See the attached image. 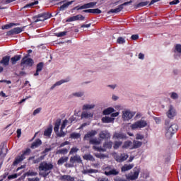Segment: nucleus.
<instances>
[{"mask_svg":"<svg viewBox=\"0 0 181 181\" xmlns=\"http://www.w3.org/2000/svg\"><path fill=\"white\" fill-rule=\"evenodd\" d=\"M53 168H54V165H53V163L51 162H41L38 167L40 176H42V177H47L50 173V170H52Z\"/></svg>","mask_w":181,"mask_h":181,"instance_id":"obj_1","label":"nucleus"},{"mask_svg":"<svg viewBox=\"0 0 181 181\" xmlns=\"http://www.w3.org/2000/svg\"><path fill=\"white\" fill-rule=\"evenodd\" d=\"M179 129V126H177V124L173 123L170 124V126H167L165 129V136L168 138V139H170L176 132H177V130Z\"/></svg>","mask_w":181,"mask_h":181,"instance_id":"obj_2","label":"nucleus"},{"mask_svg":"<svg viewBox=\"0 0 181 181\" xmlns=\"http://www.w3.org/2000/svg\"><path fill=\"white\" fill-rule=\"evenodd\" d=\"M75 163H83V160H81V157L80 156L76 154L74 156H71L69 159V163H66L64 164L65 168H74Z\"/></svg>","mask_w":181,"mask_h":181,"instance_id":"obj_3","label":"nucleus"},{"mask_svg":"<svg viewBox=\"0 0 181 181\" xmlns=\"http://www.w3.org/2000/svg\"><path fill=\"white\" fill-rule=\"evenodd\" d=\"M31 151L30 148H27L25 151H23V153L21 156H18L17 158H16L15 160L13 163V166H16L18 163H21L22 160L24 159H26V157L30 153Z\"/></svg>","mask_w":181,"mask_h":181,"instance_id":"obj_4","label":"nucleus"},{"mask_svg":"<svg viewBox=\"0 0 181 181\" xmlns=\"http://www.w3.org/2000/svg\"><path fill=\"white\" fill-rule=\"evenodd\" d=\"M132 4V0L129 1H127L123 3L122 4L119 5L116 8H112L109 11V13H118V12H121L124 9V6H128V5H131Z\"/></svg>","mask_w":181,"mask_h":181,"instance_id":"obj_5","label":"nucleus"},{"mask_svg":"<svg viewBox=\"0 0 181 181\" xmlns=\"http://www.w3.org/2000/svg\"><path fill=\"white\" fill-rule=\"evenodd\" d=\"M146 125H148V122H146V120L141 119L132 125V129H136V128H145Z\"/></svg>","mask_w":181,"mask_h":181,"instance_id":"obj_6","label":"nucleus"},{"mask_svg":"<svg viewBox=\"0 0 181 181\" xmlns=\"http://www.w3.org/2000/svg\"><path fill=\"white\" fill-rule=\"evenodd\" d=\"M134 115H135V112H132L129 110H124L122 112V117L124 119V121H129V119H132Z\"/></svg>","mask_w":181,"mask_h":181,"instance_id":"obj_7","label":"nucleus"},{"mask_svg":"<svg viewBox=\"0 0 181 181\" xmlns=\"http://www.w3.org/2000/svg\"><path fill=\"white\" fill-rule=\"evenodd\" d=\"M114 158L115 159L116 162L121 163L122 162H124L128 159V155L125 153H122L120 155L115 153Z\"/></svg>","mask_w":181,"mask_h":181,"instance_id":"obj_8","label":"nucleus"},{"mask_svg":"<svg viewBox=\"0 0 181 181\" xmlns=\"http://www.w3.org/2000/svg\"><path fill=\"white\" fill-rule=\"evenodd\" d=\"M173 52L175 53V59H179L181 57V45L176 44L174 47Z\"/></svg>","mask_w":181,"mask_h":181,"instance_id":"obj_9","label":"nucleus"},{"mask_svg":"<svg viewBox=\"0 0 181 181\" xmlns=\"http://www.w3.org/2000/svg\"><path fill=\"white\" fill-rule=\"evenodd\" d=\"M33 59L24 57L21 60V66H23L25 64V66H29L30 67H32L33 66Z\"/></svg>","mask_w":181,"mask_h":181,"instance_id":"obj_10","label":"nucleus"},{"mask_svg":"<svg viewBox=\"0 0 181 181\" xmlns=\"http://www.w3.org/2000/svg\"><path fill=\"white\" fill-rule=\"evenodd\" d=\"M97 5V2H90L88 4H86L81 7H78V6L75 7V9L76 11H80L81 9H87L88 8H94Z\"/></svg>","mask_w":181,"mask_h":181,"instance_id":"obj_11","label":"nucleus"},{"mask_svg":"<svg viewBox=\"0 0 181 181\" xmlns=\"http://www.w3.org/2000/svg\"><path fill=\"white\" fill-rule=\"evenodd\" d=\"M23 28H14L13 29H11V30L7 32V36H13V35H19V33H21V32H23Z\"/></svg>","mask_w":181,"mask_h":181,"instance_id":"obj_12","label":"nucleus"},{"mask_svg":"<svg viewBox=\"0 0 181 181\" xmlns=\"http://www.w3.org/2000/svg\"><path fill=\"white\" fill-rule=\"evenodd\" d=\"M167 117L170 119L173 118V117H176V110L172 105L169 106L168 110L167 112Z\"/></svg>","mask_w":181,"mask_h":181,"instance_id":"obj_13","label":"nucleus"},{"mask_svg":"<svg viewBox=\"0 0 181 181\" xmlns=\"http://www.w3.org/2000/svg\"><path fill=\"white\" fill-rule=\"evenodd\" d=\"M139 176V170L134 171L133 174H128L126 175L127 180H136Z\"/></svg>","mask_w":181,"mask_h":181,"instance_id":"obj_14","label":"nucleus"},{"mask_svg":"<svg viewBox=\"0 0 181 181\" xmlns=\"http://www.w3.org/2000/svg\"><path fill=\"white\" fill-rule=\"evenodd\" d=\"M70 81V77H67L65 79H62L57 82H56L51 88L50 90H54L55 87H57V86H62V84L64 83H69Z\"/></svg>","mask_w":181,"mask_h":181,"instance_id":"obj_15","label":"nucleus"},{"mask_svg":"<svg viewBox=\"0 0 181 181\" xmlns=\"http://www.w3.org/2000/svg\"><path fill=\"white\" fill-rule=\"evenodd\" d=\"M85 18H86L83 16L81 14H78L68 18L66 22H73L74 21H84Z\"/></svg>","mask_w":181,"mask_h":181,"instance_id":"obj_16","label":"nucleus"},{"mask_svg":"<svg viewBox=\"0 0 181 181\" xmlns=\"http://www.w3.org/2000/svg\"><path fill=\"white\" fill-rule=\"evenodd\" d=\"M39 18H43L42 19L37 18V22H40L43 21H46V19H49V18H52V14L49 13H44L42 14H39Z\"/></svg>","mask_w":181,"mask_h":181,"instance_id":"obj_17","label":"nucleus"},{"mask_svg":"<svg viewBox=\"0 0 181 181\" xmlns=\"http://www.w3.org/2000/svg\"><path fill=\"white\" fill-rule=\"evenodd\" d=\"M83 175H91L93 173H98V170L93 168H83L82 170Z\"/></svg>","mask_w":181,"mask_h":181,"instance_id":"obj_18","label":"nucleus"},{"mask_svg":"<svg viewBox=\"0 0 181 181\" xmlns=\"http://www.w3.org/2000/svg\"><path fill=\"white\" fill-rule=\"evenodd\" d=\"M113 136L117 139H127V134L122 132H116L114 134Z\"/></svg>","mask_w":181,"mask_h":181,"instance_id":"obj_19","label":"nucleus"},{"mask_svg":"<svg viewBox=\"0 0 181 181\" xmlns=\"http://www.w3.org/2000/svg\"><path fill=\"white\" fill-rule=\"evenodd\" d=\"M9 60H11V56H5L2 58L0 63L3 64V66H9Z\"/></svg>","mask_w":181,"mask_h":181,"instance_id":"obj_20","label":"nucleus"},{"mask_svg":"<svg viewBox=\"0 0 181 181\" xmlns=\"http://www.w3.org/2000/svg\"><path fill=\"white\" fill-rule=\"evenodd\" d=\"M123 149H134L133 143L131 141H127L124 143L122 146Z\"/></svg>","mask_w":181,"mask_h":181,"instance_id":"obj_21","label":"nucleus"},{"mask_svg":"<svg viewBox=\"0 0 181 181\" xmlns=\"http://www.w3.org/2000/svg\"><path fill=\"white\" fill-rule=\"evenodd\" d=\"M68 160H69V157L62 156L58 160L57 165H59V166H62V165H63L64 163H67Z\"/></svg>","mask_w":181,"mask_h":181,"instance_id":"obj_22","label":"nucleus"},{"mask_svg":"<svg viewBox=\"0 0 181 181\" xmlns=\"http://www.w3.org/2000/svg\"><path fill=\"white\" fill-rule=\"evenodd\" d=\"M99 138H100L101 139H105L107 138H110V133H108V132L106 130L102 131L99 134Z\"/></svg>","mask_w":181,"mask_h":181,"instance_id":"obj_23","label":"nucleus"},{"mask_svg":"<svg viewBox=\"0 0 181 181\" xmlns=\"http://www.w3.org/2000/svg\"><path fill=\"white\" fill-rule=\"evenodd\" d=\"M22 59V55H15L14 57L11 58V63L14 65L16 64L17 62H19Z\"/></svg>","mask_w":181,"mask_h":181,"instance_id":"obj_24","label":"nucleus"},{"mask_svg":"<svg viewBox=\"0 0 181 181\" xmlns=\"http://www.w3.org/2000/svg\"><path fill=\"white\" fill-rule=\"evenodd\" d=\"M83 12H85V13H101V10L98 8H93V9H87L83 10Z\"/></svg>","mask_w":181,"mask_h":181,"instance_id":"obj_25","label":"nucleus"},{"mask_svg":"<svg viewBox=\"0 0 181 181\" xmlns=\"http://www.w3.org/2000/svg\"><path fill=\"white\" fill-rule=\"evenodd\" d=\"M67 153H69V149L66 148L57 149L56 151V155H67Z\"/></svg>","mask_w":181,"mask_h":181,"instance_id":"obj_26","label":"nucleus"},{"mask_svg":"<svg viewBox=\"0 0 181 181\" xmlns=\"http://www.w3.org/2000/svg\"><path fill=\"white\" fill-rule=\"evenodd\" d=\"M40 145H42V140L40 139H37L35 141H34L30 148L31 149H36V148H37L38 146H40Z\"/></svg>","mask_w":181,"mask_h":181,"instance_id":"obj_27","label":"nucleus"},{"mask_svg":"<svg viewBox=\"0 0 181 181\" xmlns=\"http://www.w3.org/2000/svg\"><path fill=\"white\" fill-rule=\"evenodd\" d=\"M134 168V164H124L122 167V172H127V170H131Z\"/></svg>","mask_w":181,"mask_h":181,"instance_id":"obj_28","label":"nucleus"},{"mask_svg":"<svg viewBox=\"0 0 181 181\" xmlns=\"http://www.w3.org/2000/svg\"><path fill=\"white\" fill-rule=\"evenodd\" d=\"M95 107L94 104H85L82 107L83 111H86L87 110H93Z\"/></svg>","mask_w":181,"mask_h":181,"instance_id":"obj_29","label":"nucleus"},{"mask_svg":"<svg viewBox=\"0 0 181 181\" xmlns=\"http://www.w3.org/2000/svg\"><path fill=\"white\" fill-rule=\"evenodd\" d=\"M52 132H53V127L50 126L49 127H48L45 130L44 132L45 136H48V138H50Z\"/></svg>","mask_w":181,"mask_h":181,"instance_id":"obj_30","label":"nucleus"},{"mask_svg":"<svg viewBox=\"0 0 181 181\" xmlns=\"http://www.w3.org/2000/svg\"><path fill=\"white\" fill-rule=\"evenodd\" d=\"M73 2H75V1L72 0L71 1H68L65 4H64L62 6H60L59 11H64L66 8H69V6H70V5H71V4H73Z\"/></svg>","mask_w":181,"mask_h":181,"instance_id":"obj_31","label":"nucleus"},{"mask_svg":"<svg viewBox=\"0 0 181 181\" xmlns=\"http://www.w3.org/2000/svg\"><path fill=\"white\" fill-rule=\"evenodd\" d=\"M61 180L63 181H74L75 178L74 177H71V175H62L61 176Z\"/></svg>","mask_w":181,"mask_h":181,"instance_id":"obj_32","label":"nucleus"},{"mask_svg":"<svg viewBox=\"0 0 181 181\" xmlns=\"http://www.w3.org/2000/svg\"><path fill=\"white\" fill-rule=\"evenodd\" d=\"M43 70V62H40L38 64H37V69L36 72L34 74V76H38L39 72Z\"/></svg>","mask_w":181,"mask_h":181,"instance_id":"obj_33","label":"nucleus"},{"mask_svg":"<svg viewBox=\"0 0 181 181\" xmlns=\"http://www.w3.org/2000/svg\"><path fill=\"white\" fill-rule=\"evenodd\" d=\"M71 139H80L81 138V134L80 133L73 132L69 135Z\"/></svg>","mask_w":181,"mask_h":181,"instance_id":"obj_34","label":"nucleus"},{"mask_svg":"<svg viewBox=\"0 0 181 181\" xmlns=\"http://www.w3.org/2000/svg\"><path fill=\"white\" fill-rule=\"evenodd\" d=\"M93 113H90L88 112H83L81 115V118H86V119L93 118Z\"/></svg>","mask_w":181,"mask_h":181,"instance_id":"obj_35","label":"nucleus"},{"mask_svg":"<svg viewBox=\"0 0 181 181\" xmlns=\"http://www.w3.org/2000/svg\"><path fill=\"white\" fill-rule=\"evenodd\" d=\"M97 135V131L92 130L90 132H88V134H86L84 136L85 139H87V138H92V136H95Z\"/></svg>","mask_w":181,"mask_h":181,"instance_id":"obj_36","label":"nucleus"},{"mask_svg":"<svg viewBox=\"0 0 181 181\" xmlns=\"http://www.w3.org/2000/svg\"><path fill=\"white\" fill-rule=\"evenodd\" d=\"M62 124V119H58L56 120L54 127V132H57L59 131V128H60V124Z\"/></svg>","mask_w":181,"mask_h":181,"instance_id":"obj_37","label":"nucleus"},{"mask_svg":"<svg viewBox=\"0 0 181 181\" xmlns=\"http://www.w3.org/2000/svg\"><path fill=\"white\" fill-rule=\"evenodd\" d=\"M57 136H58V138H64L66 135V133L64 132L63 131V129H62V128L60 129V132H59V130H57V132H54Z\"/></svg>","mask_w":181,"mask_h":181,"instance_id":"obj_38","label":"nucleus"},{"mask_svg":"<svg viewBox=\"0 0 181 181\" xmlns=\"http://www.w3.org/2000/svg\"><path fill=\"white\" fill-rule=\"evenodd\" d=\"M114 168V166L112 165H107L104 168L105 170V175L106 176H110V172H111L112 170V169Z\"/></svg>","mask_w":181,"mask_h":181,"instance_id":"obj_39","label":"nucleus"},{"mask_svg":"<svg viewBox=\"0 0 181 181\" xmlns=\"http://www.w3.org/2000/svg\"><path fill=\"white\" fill-rule=\"evenodd\" d=\"M115 110L113 107H107L103 111L104 115H110V114H112L115 112Z\"/></svg>","mask_w":181,"mask_h":181,"instance_id":"obj_40","label":"nucleus"},{"mask_svg":"<svg viewBox=\"0 0 181 181\" xmlns=\"http://www.w3.org/2000/svg\"><path fill=\"white\" fill-rule=\"evenodd\" d=\"M117 175H119V170L115 169L114 167L112 170L109 172V176H117Z\"/></svg>","mask_w":181,"mask_h":181,"instance_id":"obj_41","label":"nucleus"},{"mask_svg":"<svg viewBox=\"0 0 181 181\" xmlns=\"http://www.w3.org/2000/svg\"><path fill=\"white\" fill-rule=\"evenodd\" d=\"M83 159L85 160H90L91 162H94L95 160V158H94V156H93L91 154H86L83 156Z\"/></svg>","mask_w":181,"mask_h":181,"instance_id":"obj_42","label":"nucleus"},{"mask_svg":"<svg viewBox=\"0 0 181 181\" xmlns=\"http://www.w3.org/2000/svg\"><path fill=\"white\" fill-rule=\"evenodd\" d=\"M103 148L107 151V149H111L112 148V142L106 141L103 144Z\"/></svg>","mask_w":181,"mask_h":181,"instance_id":"obj_43","label":"nucleus"},{"mask_svg":"<svg viewBox=\"0 0 181 181\" xmlns=\"http://www.w3.org/2000/svg\"><path fill=\"white\" fill-rule=\"evenodd\" d=\"M140 146H142V142L139 141H133V149H136L138 148H140Z\"/></svg>","mask_w":181,"mask_h":181,"instance_id":"obj_44","label":"nucleus"},{"mask_svg":"<svg viewBox=\"0 0 181 181\" xmlns=\"http://www.w3.org/2000/svg\"><path fill=\"white\" fill-rule=\"evenodd\" d=\"M148 4H149V1H141L140 3H139L138 4H136L135 6L136 9H138L139 8H142L144 6H146V5H148Z\"/></svg>","mask_w":181,"mask_h":181,"instance_id":"obj_45","label":"nucleus"},{"mask_svg":"<svg viewBox=\"0 0 181 181\" xmlns=\"http://www.w3.org/2000/svg\"><path fill=\"white\" fill-rule=\"evenodd\" d=\"M102 121L105 124H109L110 122H112V121H114V119H112V117H105L102 118Z\"/></svg>","mask_w":181,"mask_h":181,"instance_id":"obj_46","label":"nucleus"},{"mask_svg":"<svg viewBox=\"0 0 181 181\" xmlns=\"http://www.w3.org/2000/svg\"><path fill=\"white\" fill-rule=\"evenodd\" d=\"M93 149H94L95 151H97L98 152H106L107 151V150H105V147H98V146H93Z\"/></svg>","mask_w":181,"mask_h":181,"instance_id":"obj_47","label":"nucleus"},{"mask_svg":"<svg viewBox=\"0 0 181 181\" xmlns=\"http://www.w3.org/2000/svg\"><path fill=\"white\" fill-rule=\"evenodd\" d=\"M24 176H37V173L35 171L28 170L24 174Z\"/></svg>","mask_w":181,"mask_h":181,"instance_id":"obj_48","label":"nucleus"},{"mask_svg":"<svg viewBox=\"0 0 181 181\" xmlns=\"http://www.w3.org/2000/svg\"><path fill=\"white\" fill-rule=\"evenodd\" d=\"M90 144L92 145H100L101 144V141L97 139H92L90 140Z\"/></svg>","mask_w":181,"mask_h":181,"instance_id":"obj_49","label":"nucleus"},{"mask_svg":"<svg viewBox=\"0 0 181 181\" xmlns=\"http://www.w3.org/2000/svg\"><path fill=\"white\" fill-rule=\"evenodd\" d=\"M17 23H11L9 24H6L4 26L2 27V29H9L11 28H12L13 26H18Z\"/></svg>","mask_w":181,"mask_h":181,"instance_id":"obj_50","label":"nucleus"},{"mask_svg":"<svg viewBox=\"0 0 181 181\" xmlns=\"http://www.w3.org/2000/svg\"><path fill=\"white\" fill-rule=\"evenodd\" d=\"M37 4H39V1H34L33 3L26 4L24 6V8H33V6H35V5H37Z\"/></svg>","mask_w":181,"mask_h":181,"instance_id":"obj_51","label":"nucleus"},{"mask_svg":"<svg viewBox=\"0 0 181 181\" xmlns=\"http://www.w3.org/2000/svg\"><path fill=\"white\" fill-rule=\"evenodd\" d=\"M78 152V148L72 147L69 151V155H74V153H77Z\"/></svg>","mask_w":181,"mask_h":181,"instance_id":"obj_52","label":"nucleus"},{"mask_svg":"<svg viewBox=\"0 0 181 181\" xmlns=\"http://www.w3.org/2000/svg\"><path fill=\"white\" fill-rule=\"evenodd\" d=\"M170 97L173 100H177L179 98V95L175 92H172L171 93H170Z\"/></svg>","mask_w":181,"mask_h":181,"instance_id":"obj_53","label":"nucleus"},{"mask_svg":"<svg viewBox=\"0 0 181 181\" xmlns=\"http://www.w3.org/2000/svg\"><path fill=\"white\" fill-rule=\"evenodd\" d=\"M66 35H67V31H63L55 33V36H57V37H63V36H66Z\"/></svg>","mask_w":181,"mask_h":181,"instance_id":"obj_54","label":"nucleus"},{"mask_svg":"<svg viewBox=\"0 0 181 181\" xmlns=\"http://www.w3.org/2000/svg\"><path fill=\"white\" fill-rule=\"evenodd\" d=\"M125 38L122 37H119L117 40V43H118L119 45H124V43H125Z\"/></svg>","mask_w":181,"mask_h":181,"instance_id":"obj_55","label":"nucleus"},{"mask_svg":"<svg viewBox=\"0 0 181 181\" xmlns=\"http://www.w3.org/2000/svg\"><path fill=\"white\" fill-rule=\"evenodd\" d=\"M121 145H122V141H115L113 148L114 149H118Z\"/></svg>","mask_w":181,"mask_h":181,"instance_id":"obj_56","label":"nucleus"},{"mask_svg":"<svg viewBox=\"0 0 181 181\" xmlns=\"http://www.w3.org/2000/svg\"><path fill=\"white\" fill-rule=\"evenodd\" d=\"M74 97H83L84 95V92H76L73 93Z\"/></svg>","mask_w":181,"mask_h":181,"instance_id":"obj_57","label":"nucleus"},{"mask_svg":"<svg viewBox=\"0 0 181 181\" xmlns=\"http://www.w3.org/2000/svg\"><path fill=\"white\" fill-rule=\"evenodd\" d=\"M68 122H69V120H67V119L64 120L63 123L62 124L61 129H64V128H66V125H67Z\"/></svg>","mask_w":181,"mask_h":181,"instance_id":"obj_58","label":"nucleus"},{"mask_svg":"<svg viewBox=\"0 0 181 181\" xmlns=\"http://www.w3.org/2000/svg\"><path fill=\"white\" fill-rule=\"evenodd\" d=\"M42 111V107H38L36 110H34L33 115H37V114H39Z\"/></svg>","mask_w":181,"mask_h":181,"instance_id":"obj_59","label":"nucleus"},{"mask_svg":"<svg viewBox=\"0 0 181 181\" xmlns=\"http://www.w3.org/2000/svg\"><path fill=\"white\" fill-rule=\"evenodd\" d=\"M16 177H18V174H13V175H11L8 176V179L9 180H12V179H16Z\"/></svg>","mask_w":181,"mask_h":181,"instance_id":"obj_60","label":"nucleus"},{"mask_svg":"<svg viewBox=\"0 0 181 181\" xmlns=\"http://www.w3.org/2000/svg\"><path fill=\"white\" fill-rule=\"evenodd\" d=\"M41 160H43V156H40V158L33 160V163H39Z\"/></svg>","mask_w":181,"mask_h":181,"instance_id":"obj_61","label":"nucleus"},{"mask_svg":"<svg viewBox=\"0 0 181 181\" xmlns=\"http://www.w3.org/2000/svg\"><path fill=\"white\" fill-rule=\"evenodd\" d=\"M115 181H127V180L124 179V178H121L120 177H115L114 178Z\"/></svg>","mask_w":181,"mask_h":181,"instance_id":"obj_62","label":"nucleus"},{"mask_svg":"<svg viewBox=\"0 0 181 181\" xmlns=\"http://www.w3.org/2000/svg\"><path fill=\"white\" fill-rule=\"evenodd\" d=\"M28 181H40L39 177L28 178Z\"/></svg>","mask_w":181,"mask_h":181,"instance_id":"obj_63","label":"nucleus"},{"mask_svg":"<svg viewBox=\"0 0 181 181\" xmlns=\"http://www.w3.org/2000/svg\"><path fill=\"white\" fill-rule=\"evenodd\" d=\"M98 181H109V180H108V178L107 177H99L98 179Z\"/></svg>","mask_w":181,"mask_h":181,"instance_id":"obj_64","label":"nucleus"}]
</instances>
